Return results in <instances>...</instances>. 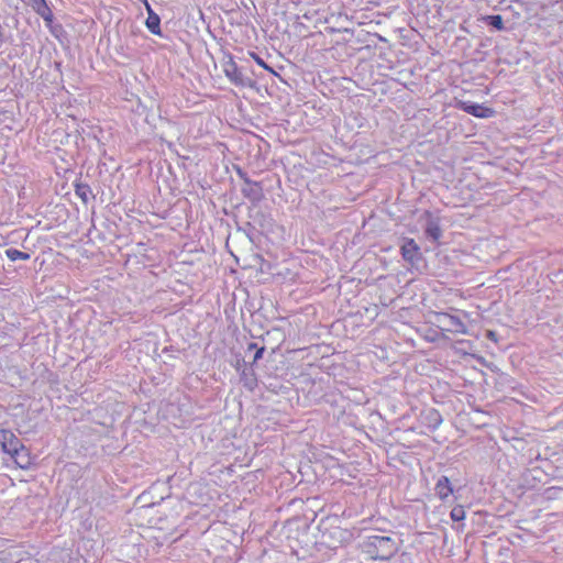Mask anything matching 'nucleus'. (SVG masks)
I'll use <instances>...</instances> for the list:
<instances>
[{"mask_svg":"<svg viewBox=\"0 0 563 563\" xmlns=\"http://www.w3.org/2000/svg\"><path fill=\"white\" fill-rule=\"evenodd\" d=\"M434 492L439 499L445 501L454 492L450 478L444 475L440 476L435 483Z\"/></svg>","mask_w":563,"mask_h":563,"instance_id":"6","label":"nucleus"},{"mask_svg":"<svg viewBox=\"0 0 563 563\" xmlns=\"http://www.w3.org/2000/svg\"><path fill=\"white\" fill-rule=\"evenodd\" d=\"M146 11L148 13V16L146 19V27L148 29V31L155 35H161L162 32H161V19L158 16V14H156L153 9L151 8V4L150 3H146Z\"/></svg>","mask_w":563,"mask_h":563,"instance_id":"8","label":"nucleus"},{"mask_svg":"<svg viewBox=\"0 0 563 563\" xmlns=\"http://www.w3.org/2000/svg\"><path fill=\"white\" fill-rule=\"evenodd\" d=\"M450 325L456 331V332H465V325L461 321L460 318L451 316L449 319Z\"/></svg>","mask_w":563,"mask_h":563,"instance_id":"15","label":"nucleus"},{"mask_svg":"<svg viewBox=\"0 0 563 563\" xmlns=\"http://www.w3.org/2000/svg\"><path fill=\"white\" fill-rule=\"evenodd\" d=\"M244 186L242 187V194L244 197L252 201H258L263 197V188L257 181H253L247 177H244Z\"/></svg>","mask_w":563,"mask_h":563,"instance_id":"4","label":"nucleus"},{"mask_svg":"<svg viewBox=\"0 0 563 563\" xmlns=\"http://www.w3.org/2000/svg\"><path fill=\"white\" fill-rule=\"evenodd\" d=\"M428 420L433 428H438L442 423V417L437 410L429 411Z\"/></svg>","mask_w":563,"mask_h":563,"instance_id":"13","label":"nucleus"},{"mask_svg":"<svg viewBox=\"0 0 563 563\" xmlns=\"http://www.w3.org/2000/svg\"><path fill=\"white\" fill-rule=\"evenodd\" d=\"M5 255L12 262H15V261H19V260L27 261L31 257V255L29 253L19 251L16 249H8L5 251Z\"/></svg>","mask_w":563,"mask_h":563,"instance_id":"9","label":"nucleus"},{"mask_svg":"<svg viewBox=\"0 0 563 563\" xmlns=\"http://www.w3.org/2000/svg\"><path fill=\"white\" fill-rule=\"evenodd\" d=\"M29 4L32 7V9L35 11L40 8V5H43L46 3L45 0H27Z\"/></svg>","mask_w":563,"mask_h":563,"instance_id":"17","label":"nucleus"},{"mask_svg":"<svg viewBox=\"0 0 563 563\" xmlns=\"http://www.w3.org/2000/svg\"><path fill=\"white\" fill-rule=\"evenodd\" d=\"M249 347H250V349H255V347H256V344H255V343H251Z\"/></svg>","mask_w":563,"mask_h":563,"instance_id":"19","label":"nucleus"},{"mask_svg":"<svg viewBox=\"0 0 563 563\" xmlns=\"http://www.w3.org/2000/svg\"><path fill=\"white\" fill-rule=\"evenodd\" d=\"M401 255L405 261L415 263L419 260L420 256V247L415 242L413 239H406L404 244L401 245Z\"/></svg>","mask_w":563,"mask_h":563,"instance_id":"5","label":"nucleus"},{"mask_svg":"<svg viewBox=\"0 0 563 563\" xmlns=\"http://www.w3.org/2000/svg\"><path fill=\"white\" fill-rule=\"evenodd\" d=\"M457 107L461 110L465 111L466 113H470L477 118H487L489 115L488 113L492 112L490 109L484 108L481 104L470 102V101H459Z\"/></svg>","mask_w":563,"mask_h":563,"instance_id":"7","label":"nucleus"},{"mask_svg":"<svg viewBox=\"0 0 563 563\" xmlns=\"http://www.w3.org/2000/svg\"><path fill=\"white\" fill-rule=\"evenodd\" d=\"M0 443L2 450L15 457L20 454V451L24 450V445L20 439L10 430H0Z\"/></svg>","mask_w":563,"mask_h":563,"instance_id":"2","label":"nucleus"},{"mask_svg":"<svg viewBox=\"0 0 563 563\" xmlns=\"http://www.w3.org/2000/svg\"><path fill=\"white\" fill-rule=\"evenodd\" d=\"M35 12L45 21L47 25L52 24L54 15L47 3L40 5V8L35 10Z\"/></svg>","mask_w":563,"mask_h":563,"instance_id":"10","label":"nucleus"},{"mask_svg":"<svg viewBox=\"0 0 563 563\" xmlns=\"http://www.w3.org/2000/svg\"><path fill=\"white\" fill-rule=\"evenodd\" d=\"M264 351H265V347L257 349L256 352H255L253 361L257 362L258 360H261L263 357Z\"/></svg>","mask_w":563,"mask_h":563,"instance_id":"18","label":"nucleus"},{"mask_svg":"<svg viewBox=\"0 0 563 563\" xmlns=\"http://www.w3.org/2000/svg\"><path fill=\"white\" fill-rule=\"evenodd\" d=\"M0 41H2V26L0 25Z\"/></svg>","mask_w":563,"mask_h":563,"instance_id":"20","label":"nucleus"},{"mask_svg":"<svg viewBox=\"0 0 563 563\" xmlns=\"http://www.w3.org/2000/svg\"><path fill=\"white\" fill-rule=\"evenodd\" d=\"M487 19L489 21V25H492L496 30H504L505 26L501 15H489Z\"/></svg>","mask_w":563,"mask_h":563,"instance_id":"14","label":"nucleus"},{"mask_svg":"<svg viewBox=\"0 0 563 563\" xmlns=\"http://www.w3.org/2000/svg\"><path fill=\"white\" fill-rule=\"evenodd\" d=\"M75 192L84 202H87L89 196L92 195L90 187L86 184H77Z\"/></svg>","mask_w":563,"mask_h":563,"instance_id":"11","label":"nucleus"},{"mask_svg":"<svg viewBox=\"0 0 563 563\" xmlns=\"http://www.w3.org/2000/svg\"><path fill=\"white\" fill-rule=\"evenodd\" d=\"M367 552L373 555L375 560H388L397 551L398 547L394 539L387 536L373 534L367 537L366 541Z\"/></svg>","mask_w":563,"mask_h":563,"instance_id":"1","label":"nucleus"},{"mask_svg":"<svg viewBox=\"0 0 563 563\" xmlns=\"http://www.w3.org/2000/svg\"><path fill=\"white\" fill-rule=\"evenodd\" d=\"M450 517L453 521H462L465 518L464 507L461 505L453 507L450 512Z\"/></svg>","mask_w":563,"mask_h":563,"instance_id":"12","label":"nucleus"},{"mask_svg":"<svg viewBox=\"0 0 563 563\" xmlns=\"http://www.w3.org/2000/svg\"><path fill=\"white\" fill-rule=\"evenodd\" d=\"M254 60L256 62L257 65L262 66L263 68L274 73L273 68L269 67L258 55L256 54H252Z\"/></svg>","mask_w":563,"mask_h":563,"instance_id":"16","label":"nucleus"},{"mask_svg":"<svg viewBox=\"0 0 563 563\" xmlns=\"http://www.w3.org/2000/svg\"><path fill=\"white\" fill-rule=\"evenodd\" d=\"M423 216L426 218L424 233L427 238L431 239L433 242H438L442 236V230L440 228L439 220L433 218L432 214L428 211H426Z\"/></svg>","mask_w":563,"mask_h":563,"instance_id":"3","label":"nucleus"}]
</instances>
